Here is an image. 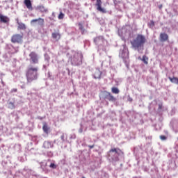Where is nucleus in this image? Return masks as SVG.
Masks as SVG:
<instances>
[{
  "label": "nucleus",
  "instance_id": "f257e3e1",
  "mask_svg": "<svg viewBox=\"0 0 178 178\" xmlns=\"http://www.w3.org/2000/svg\"><path fill=\"white\" fill-rule=\"evenodd\" d=\"M145 42H147V37L143 34H137L136 38L131 41V45L134 49L140 51V49H143V48H144Z\"/></svg>",
  "mask_w": 178,
  "mask_h": 178
},
{
  "label": "nucleus",
  "instance_id": "f03ea898",
  "mask_svg": "<svg viewBox=\"0 0 178 178\" xmlns=\"http://www.w3.org/2000/svg\"><path fill=\"white\" fill-rule=\"evenodd\" d=\"M26 77L27 83H33V81L38 79V67L29 66L26 71Z\"/></svg>",
  "mask_w": 178,
  "mask_h": 178
},
{
  "label": "nucleus",
  "instance_id": "7ed1b4c3",
  "mask_svg": "<svg viewBox=\"0 0 178 178\" xmlns=\"http://www.w3.org/2000/svg\"><path fill=\"white\" fill-rule=\"evenodd\" d=\"M11 42L13 44H22L23 42V34L16 33L12 35Z\"/></svg>",
  "mask_w": 178,
  "mask_h": 178
},
{
  "label": "nucleus",
  "instance_id": "20e7f679",
  "mask_svg": "<svg viewBox=\"0 0 178 178\" xmlns=\"http://www.w3.org/2000/svg\"><path fill=\"white\" fill-rule=\"evenodd\" d=\"M29 60L31 63L33 65H37L38 63V54L35 53V51H32L29 54Z\"/></svg>",
  "mask_w": 178,
  "mask_h": 178
},
{
  "label": "nucleus",
  "instance_id": "39448f33",
  "mask_svg": "<svg viewBox=\"0 0 178 178\" xmlns=\"http://www.w3.org/2000/svg\"><path fill=\"white\" fill-rule=\"evenodd\" d=\"M102 1L101 0H97L95 6H97V10L101 12L102 13H106V10L102 8Z\"/></svg>",
  "mask_w": 178,
  "mask_h": 178
},
{
  "label": "nucleus",
  "instance_id": "423d86ee",
  "mask_svg": "<svg viewBox=\"0 0 178 178\" xmlns=\"http://www.w3.org/2000/svg\"><path fill=\"white\" fill-rule=\"evenodd\" d=\"M37 22L38 26L43 27L44 23H45V20L43 18L34 19L31 21V24H34V23Z\"/></svg>",
  "mask_w": 178,
  "mask_h": 178
},
{
  "label": "nucleus",
  "instance_id": "0eeeda50",
  "mask_svg": "<svg viewBox=\"0 0 178 178\" xmlns=\"http://www.w3.org/2000/svg\"><path fill=\"white\" fill-rule=\"evenodd\" d=\"M159 40L161 42H165V41H168L169 35L165 33H160Z\"/></svg>",
  "mask_w": 178,
  "mask_h": 178
},
{
  "label": "nucleus",
  "instance_id": "6e6552de",
  "mask_svg": "<svg viewBox=\"0 0 178 178\" xmlns=\"http://www.w3.org/2000/svg\"><path fill=\"white\" fill-rule=\"evenodd\" d=\"M106 99H108V101H110L111 102H115L116 101V98L111 94V92H107V94L105 96Z\"/></svg>",
  "mask_w": 178,
  "mask_h": 178
},
{
  "label": "nucleus",
  "instance_id": "1a4fd4ad",
  "mask_svg": "<svg viewBox=\"0 0 178 178\" xmlns=\"http://www.w3.org/2000/svg\"><path fill=\"white\" fill-rule=\"evenodd\" d=\"M51 37L53 40H55L56 42L59 41L61 38V35L58 32L57 33H51Z\"/></svg>",
  "mask_w": 178,
  "mask_h": 178
},
{
  "label": "nucleus",
  "instance_id": "9d476101",
  "mask_svg": "<svg viewBox=\"0 0 178 178\" xmlns=\"http://www.w3.org/2000/svg\"><path fill=\"white\" fill-rule=\"evenodd\" d=\"M94 42H95L97 45H99V44H102L104 42V37L102 36L96 37L94 40Z\"/></svg>",
  "mask_w": 178,
  "mask_h": 178
},
{
  "label": "nucleus",
  "instance_id": "9b49d317",
  "mask_svg": "<svg viewBox=\"0 0 178 178\" xmlns=\"http://www.w3.org/2000/svg\"><path fill=\"white\" fill-rule=\"evenodd\" d=\"M24 3L26 6L27 9H29V10H33V5L31 4V0H24Z\"/></svg>",
  "mask_w": 178,
  "mask_h": 178
},
{
  "label": "nucleus",
  "instance_id": "f8f14e48",
  "mask_svg": "<svg viewBox=\"0 0 178 178\" xmlns=\"http://www.w3.org/2000/svg\"><path fill=\"white\" fill-rule=\"evenodd\" d=\"M52 147H54V145L49 141H44L43 143V147L45 149H49V148H52Z\"/></svg>",
  "mask_w": 178,
  "mask_h": 178
},
{
  "label": "nucleus",
  "instance_id": "ddd939ff",
  "mask_svg": "<svg viewBox=\"0 0 178 178\" xmlns=\"http://www.w3.org/2000/svg\"><path fill=\"white\" fill-rule=\"evenodd\" d=\"M109 152H115L117 155H123V152L119 148H113L109 150Z\"/></svg>",
  "mask_w": 178,
  "mask_h": 178
},
{
  "label": "nucleus",
  "instance_id": "4468645a",
  "mask_svg": "<svg viewBox=\"0 0 178 178\" xmlns=\"http://www.w3.org/2000/svg\"><path fill=\"white\" fill-rule=\"evenodd\" d=\"M17 24H18L17 30H26V24L22 22H19V20L17 21Z\"/></svg>",
  "mask_w": 178,
  "mask_h": 178
},
{
  "label": "nucleus",
  "instance_id": "2eb2a0df",
  "mask_svg": "<svg viewBox=\"0 0 178 178\" xmlns=\"http://www.w3.org/2000/svg\"><path fill=\"white\" fill-rule=\"evenodd\" d=\"M102 75V72L99 71V70H96L95 73L93 74L95 79H101V76Z\"/></svg>",
  "mask_w": 178,
  "mask_h": 178
},
{
  "label": "nucleus",
  "instance_id": "dca6fc26",
  "mask_svg": "<svg viewBox=\"0 0 178 178\" xmlns=\"http://www.w3.org/2000/svg\"><path fill=\"white\" fill-rule=\"evenodd\" d=\"M37 9L40 10L41 13H47V12H48V8H45L44 6H38Z\"/></svg>",
  "mask_w": 178,
  "mask_h": 178
},
{
  "label": "nucleus",
  "instance_id": "f3484780",
  "mask_svg": "<svg viewBox=\"0 0 178 178\" xmlns=\"http://www.w3.org/2000/svg\"><path fill=\"white\" fill-rule=\"evenodd\" d=\"M0 22L2 23H9V18L6 16H3L2 14H0Z\"/></svg>",
  "mask_w": 178,
  "mask_h": 178
},
{
  "label": "nucleus",
  "instance_id": "a211bd4d",
  "mask_svg": "<svg viewBox=\"0 0 178 178\" xmlns=\"http://www.w3.org/2000/svg\"><path fill=\"white\" fill-rule=\"evenodd\" d=\"M140 60L145 63V65H148V57L145 55L143 56V58H140Z\"/></svg>",
  "mask_w": 178,
  "mask_h": 178
},
{
  "label": "nucleus",
  "instance_id": "6ab92c4d",
  "mask_svg": "<svg viewBox=\"0 0 178 178\" xmlns=\"http://www.w3.org/2000/svg\"><path fill=\"white\" fill-rule=\"evenodd\" d=\"M43 131L48 134V131L49 130V128L48 127V125L47 124H44L42 127Z\"/></svg>",
  "mask_w": 178,
  "mask_h": 178
},
{
  "label": "nucleus",
  "instance_id": "aec40b11",
  "mask_svg": "<svg viewBox=\"0 0 178 178\" xmlns=\"http://www.w3.org/2000/svg\"><path fill=\"white\" fill-rule=\"evenodd\" d=\"M111 91H112L113 94H119V92H120L119 89L116 87H113L111 88Z\"/></svg>",
  "mask_w": 178,
  "mask_h": 178
},
{
  "label": "nucleus",
  "instance_id": "412c9836",
  "mask_svg": "<svg viewBox=\"0 0 178 178\" xmlns=\"http://www.w3.org/2000/svg\"><path fill=\"white\" fill-rule=\"evenodd\" d=\"M64 18H65V14H63V13L60 11V14L58 16V19H59V20H62Z\"/></svg>",
  "mask_w": 178,
  "mask_h": 178
},
{
  "label": "nucleus",
  "instance_id": "4be33fe9",
  "mask_svg": "<svg viewBox=\"0 0 178 178\" xmlns=\"http://www.w3.org/2000/svg\"><path fill=\"white\" fill-rule=\"evenodd\" d=\"M169 80L171 81V83H178V79L175 77L174 78L169 77Z\"/></svg>",
  "mask_w": 178,
  "mask_h": 178
},
{
  "label": "nucleus",
  "instance_id": "5701e85b",
  "mask_svg": "<svg viewBox=\"0 0 178 178\" xmlns=\"http://www.w3.org/2000/svg\"><path fill=\"white\" fill-rule=\"evenodd\" d=\"M79 30H81L82 33H84V26H83V24L79 23Z\"/></svg>",
  "mask_w": 178,
  "mask_h": 178
},
{
  "label": "nucleus",
  "instance_id": "b1692460",
  "mask_svg": "<svg viewBox=\"0 0 178 178\" xmlns=\"http://www.w3.org/2000/svg\"><path fill=\"white\" fill-rule=\"evenodd\" d=\"M9 108H10V109H15V104L13 102H10L9 103Z\"/></svg>",
  "mask_w": 178,
  "mask_h": 178
},
{
  "label": "nucleus",
  "instance_id": "393cba45",
  "mask_svg": "<svg viewBox=\"0 0 178 178\" xmlns=\"http://www.w3.org/2000/svg\"><path fill=\"white\" fill-rule=\"evenodd\" d=\"M148 26H149V27H154V26H155V22H154L153 20H152V21H150V22L148 24Z\"/></svg>",
  "mask_w": 178,
  "mask_h": 178
},
{
  "label": "nucleus",
  "instance_id": "a878e982",
  "mask_svg": "<svg viewBox=\"0 0 178 178\" xmlns=\"http://www.w3.org/2000/svg\"><path fill=\"white\" fill-rule=\"evenodd\" d=\"M160 139L161 140V141H165L168 139V138L165 136L161 135L160 136Z\"/></svg>",
  "mask_w": 178,
  "mask_h": 178
},
{
  "label": "nucleus",
  "instance_id": "bb28decb",
  "mask_svg": "<svg viewBox=\"0 0 178 178\" xmlns=\"http://www.w3.org/2000/svg\"><path fill=\"white\" fill-rule=\"evenodd\" d=\"M50 168H51L52 169H56V165H55V163H51L50 164Z\"/></svg>",
  "mask_w": 178,
  "mask_h": 178
},
{
  "label": "nucleus",
  "instance_id": "cd10ccee",
  "mask_svg": "<svg viewBox=\"0 0 178 178\" xmlns=\"http://www.w3.org/2000/svg\"><path fill=\"white\" fill-rule=\"evenodd\" d=\"M60 138L63 142H65V135L64 134L61 135Z\"/></svg>",
  "mask_w": 178,
  "mask_h": 178
},
{
  "label": "nucleus",
  "instance_id": "c85d7f7f",
  "mask_svg": "<svg viewBox=\"0 0 178 178\" xmlns=\"http://www.w3.org/2000/svg\"><path fill=\"white\" fill-rule=\"evenodd\" d=\"M11 92H17V88H13L11 90Z\"/></svg>",
  "mask_w": 178,
  "mask_h": 178
},
{
  "label": "nucleus",
  "instance_id": "c756f323",
  "mask_svg": "<svg viewBox=\"0 0 178 178\" xmlns=\"http://www.w3.org/2000/svg\"><path fill=\"white\" fill-rule=\"evenodd\" d=\"M94 147H95V145H88V147L90 149H92V148H94Z\"/></svg>",
  "mask_w": 178,
  "mask_h": 178
},
{
  "label": "nucleus",
  "instance_id": "7c9ffc66",
  "mask_svg": "<svg viewBox=\"0 0 178 178\" xmlns=\"http://www.w3.org/2000/svg\"><path fill=\"white\" fill-rule=\"evenodd\" d=\"M159 109H162V104H159Z\"/></svg>",
  "mask_w": 178,
  "mask_h": 178
},
{
  "label": "nucleus",
  "instance_id": "2f4dec72",
  "mask_svg": "<svg viewBox=\"0 0 178 178\" xmlns=\"http://www.w3.org/2000/svg\"><path fill=\"white\" fill-rule=\"evenodd\" d=\"M162 8H163L162 4H160V5L159 6V9H162Z\"/></svg>",
  "mask_w": 178,
  "mask_h": 178
},
{
  "label": "nucleus",
  "instance_id": "473e14b6",
  "mask_svg": "<svg viewBox=\"0 0 178 178\" xmlns=\"http://www.w3.org/2000/svg\"><path fill=\"white\" fill-rule=\"evenodd\" d=\"M122 58H124V56H123V54H122Z\"/></svg>",
  "mask_w": 178,
  "mask_h": 178
},
{
  "label": "nucleus",
  "instance_id": "72a5a7b5",
  "mask_svg": "<svg viewBox=\"0 0 178 178\" xmlns=\"http://www.w3.org/2000/svg\"><path fill=\"white\" fill-rule=\"evenodd\" d=\"M127 56H129V54H127Z\"/></svg>",
  "mask_w": 178,
  "mask_h": 178
}]
</instances>
